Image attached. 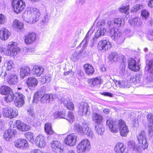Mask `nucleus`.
Listing matches in <instances>:
<instances>
[{
    "label": "nucleus",
    "mask_w": 153,
    "mask_h": 153,
    "mask_svg": "<svg viewBox=\"0 0 153 153\" xmlns=\"http://www.w3.org/2000/svg\"><path fill=\"white\" fill-rule=\"evenodd\" d=\"M106 124L111 131L114 133L117 132L119 128L120 134L122 136H126L129 131L125 121L122 119L117 122L112 118H110L107 120Z\"/></svg>",
    "instance_id": "obj_1"
},
{
    "label": "nucleus",
    "mask_w": 153,
    "mask_h": 153,
    "mask_svg": "<svg viewBox=\"0 0 153 153\" xmlns=\"http://www.w3.org/2000/svg\"><path fill=\"white\" fill-rule=\"evenodd\" d=\"M137 138L139 146H137L134 141H129L128 143V147L132 149L134 151L140 152L141 151V148L145 149L148 147V144L147 143L146 137V134L144 131H141L138 135Z\"/></svg>",
    "instance_id": "obj_2"
},
{
    "label": "nucleus",
    "mask_w": 153,
    "mask_h": 153,
    "mask_svg": "<svg viewBox=\"0 0 153 153\" xmlns=\"http://www.w3.org/2000/svg\"><path fill=\"white\" fill-rule=\"evenodd\" d=\"M74 130L81 134H86L89 138H92L94 135L91 129L88 127V123L86 121L83 123L82 126L78 124H75L74 125Z\"/></svg>",
    "instance_id": "obj_3"
},
{
    "label": "nucleus",
    "mask_w": 153,
    "mask_h": 153,
    "mask_svg": "<svg viewBox=\"0 0 153 153\" xmlns=\"http://www.w3.org/2000/svg\"><path fill=\"white\" fill-rule=\"evenodd\" d=\"M27 18L25 21L29 23H34L37 22L40 15L39 11L35 8H28L27 9Z\"/></svg>",
    "instance_id": "obj_4"
},
{
    "label": "nucleus",
    "mask_w": 153,
    "mask_h": 153,
    "mask_svg": "<svg viewBox=\"0 0 153 153\" xmlns=\"http://www.w3.org/2000/svg\"><path fill=\"white\" fill-rule=\"evenodd\" d=\"M20 51V49L18 48L17 46L16 42H11L9 43L8 46V48L6 52V54L7 55L16 56L17 53ZM5 52L4 50L0 46V53Z\"/></svg>",
    "instance_id": "obj_5"
},
{
    "label": "nucleus",
    "mask_w": 153,
    "mask_h": 153,
    "mask_svg": "<svg viewBox=\"0 0 153 153\" xmlns=\"http://www.w3.org/2000/svg\"><path fill=\"white\" fill-rule=\"evenodd\" d=\"M65 112L56 111L53 114V116L55 118H63L68 121L71 123H73L74 120V116L71 111H69L67 115H65Z\"/></svg>",
    "instance_id": "obj_6"
},
{
    "label": "nucleus",
    "mask_w": 153,
    "mask_h": 153,
    "mask_svg": "<svg viewBox=\"0 0 153 153\" xmlns=\"http://www.w3.org/2000/svg\"><path fill=\"white\" fill-rule=\"evenodd\" d=\"M148 67V74L143 81V83L145 84H149L153 82V60L147 62Z\"/></svg>",
    "instance_id": "obj_7"
},
{
    "label": "nucleus",
    "mask_w": 153,
    "mask_h": 153,
    "mask_svg": "<svg viewBox=\"0 0 153 153\" xmlns=\"http://www.w3.org/2000/svg\"><path fill=\"white\" fill-rule=\"evenodd\" d=\"M105 20L104 19L97 23V25L99 26V28L95 33L94 37L93 39L94 42H96L97 39L99 37L104 35L105 32Z\"/></svg>",
    "instance_id": "obj_8"
},
{
    "label": "nucleus",
    "mask_w": 153,
    "mask_h": 153,
    "mask_svg": "<svg viewBox=\"0 0 153 153\" xmlns=\"http://www.w3.org/2000/svg\"><path fill=\"white\" fill-rule=\"evenodd\" d=\"M12 5L16 13H20L25 7V3L22 0H12Z\"/></svg>",
    "instance_id": "obj_9"
},
{
    "label": "nucleus",
    "mask_w": 153,
    "mask_h": 153,
    "mask_svg": "<svg viewBox=\"0 0 153 153\" xmlns=\"http://www.w3.org/2000/svg\"><path fill=\"white\" fill-rule=\"evenodd\" d=\"M90 142L87 139L83 140L77 146V151L82 153L88 151L90 148Z\"/></svg>",
    "instance_id": "obj_10"
},
{
    "label": "nucleus",
    "mask_w": 153,
    "mask_h": 153,
    "mask_svg": "<svg viewBox=\"0 0 153 153\" xmlns=\"http://www.w3.org/2000/svg\"><path fill=\"white\" fill-rule=\"evenodd\" d=\"M78 111L81 116L86 115L88 114L89 107L88 103L81 102L78 104Z\"/></svg>",
    "instance_id": "obj_11"
},
{
    "label": "nucleus",
    "mask_w": 153,
    "mask_h": 153,
    "mask_svg": "<svg viewBox=\"0 0 153 153\" xmlns=\"http://www.w3.org/2000/svg\"><path fill=\"white\" fill-rule=\"evenodd\" d=\"M15 147L20 149H25L28 147V143L24 139H19L16 140L14 144Z\"/></svg>",
    "instance_id": "obj_12"
},
{
    "label": "nucleus",
    "mask_w": 153,
    "mask_h": 153,
    "mask_svg": "<svg viewBox=\"0 0 153 153\" xmlns=\"http://www.w3.org/2000/svg\"><path fill=\"white\" fill-rule=\"evenodd\" d=\"M76 141V136L74 134L68 135L65 137L64 141L65 143L70 146H72L75 144Z\"/></svg>",
    "instance_id": "obj_13"
},
{
    "label": "nucleus",
    "mask_w": 153,
    "mask_h": 153,
    "mask_svg": "<svg viewBox=\"0 0 153 153\" xmlns=\"http://www.w3.org/2000/svg\"><path fill=\"white\" fill-rule=\"evenodd\" d=\"M25 96L20 93H18V95L16 97L14 101V104L16 107H20L24 104Z\"/></svg>",
    "instance_id": "obj_14"
},
{
    "label": "nucleus",
    "mask_w": 153,
    "mask_h": 153,
    "mask_svg": "<svg viewBox=\"0 0 153 153\" xmlns=\"http://www.w3.org/2000/svg\"><path fill=\"white\" fill-rule=\"evenodd\" d=\"M16 126L17 129L21 131H28L30 128V126L24 123L19 120L16 121Z\"/></svg>",
    "instance_id": "obj_15"
},
{
    "label": "nucleus",
    "mask_w": 153,
    "mask_h": 153,
    "mask_svg": "<svg viewBox=\"0 0 153 153\" xmlns=\"http://www.w3.org/2000/svg\"><path fill=\"white\" fill-rule=\"evenodd\" d=\"M114 150L116 153H127L128 152L126 146L123 143H120L117 144Z\"/></svg>",
    "instance_id": "obj_16"
},
{
    "label": "nucleus",
    "mask_w": 153,
    "mask_h": 153,
    "mask_svg": "<svg viewBox=\"0 0 153 153\" xmlns=\"http://www.w3.org/2000/svg\"><path fill=\"white\" fill-rule=\"evenodd\" d=\"M26 82L28 88L31 90H33L37 85L38 81L34 77H30L27 79Z\"/></svg>",
    "instance_id": "obj_17"
},
{
    "label": "nucleus",
    "mask_w": 153,
    "mask_h": 153,
    "mask_svg": "<svg viewBox=\"0 0 153 153\" xmlns=\"http://www.w3.org/2000/svg\"><path fill=\"white\" fill-rule=\"evenodd\" d=\"M35 141L36 146L40 148H44L46 145L44 137L42 135H39L37 136L36 139Z\"/></svg>",
    "instance_id": "obj_18"
},
{
    "label": "nucleus",
    "mask_w": 153,
    "mask_h": 153,
    "mask_svg": "<svg viewBox=\"0 0 153 153\" xmlns=\"http://www.w3.org/2000/svg\"><path fill=\"white\" fill-rule=\"evenodd\" d=\"M128 65L129 69L132 71H136L139 70L140 67L134 59L131 58L128 60Z\"/></svg>",
    "instance_id": "obj_19"
},
{
    "label": "nucleus",
    "mask_w": 153,
    "mask_h": 153,
    "mask_svg": "<svg viewBox=\"0 0 153 153\" xmlns=\"http://www.w3.org/2000/svg\"><path fill=\"white\" fill-rule=\"evenodd\" d=\"M114 24V25L117 27L123 26L124 24V21L120 18H116L114 19V21H109L108 22V24L109 26H111Z\"/></svg>",
    "instance_id": "obj_20"
},
{
    "label": "nucleus",
    "mask_w": 153,
    "mask_h": 153,
    "mask_svg": "<svg viewBox=\"0 0 153 153\" xmlns=\"http://www.w3.org/2000/svg\"><path fill=\"white\" fill-rule=\"evenodd\" d=\"M102 82L101 77H97L89 79V83L92 87H97L100 85Z\"/></svg>",
    "instance_id": "obj_21"
},
{
    "label": "nucleus",
    "mask_w": 153,
    "mask_h": 153,
    "mask_svg": "<svg viewBox=\"0 0 153 153\" xmlns=\"http://www.w3.org/2000/svg\"><path fill=\"white\" fill-rule=\"evenodd\" d=\"M10 75L7 76V81L8 83L11 85L16 84L18 82V78L14 72H11Z\"/></svg>",
    "instance_id": "obj_22"
},
{
    "label": "nucleus",
    "mask_w": 153,
    "mask_h": 153,
    "mask_svg": "<svg viewBox=\"0 0 153 153\" xmlns=\"http://www.w3.org/2000/svg\"><path fill=\"white\" fill-rule=\"evenodd\" d=\"M36 38V35L34 33H30L25 36V42L27 44L32 43L34 42Z\"/></svg>",
    "instance_id": "obj_23"
},
{
    "label": "nucleus",
    "mask_w": 153,
    "mask_h": 153,
    "mask_svg": "<svg viewBox=\"0 0 153 153\" xmlns=\"http://www.w3.org/2000/svg\"><path fill=\"white\" fill-rule=\"evenodd\" d=\"M110 34L111 38L114 40L118 39L122 35L121 33L117 28H111L110 30Z\"/></svg>",
    "instance_id": "obj_24"
},
{
    "label": "nucleus",
    "mask_w": 153,
    "mask_h": 153,
    "mask_svg": "<svg viewBox=\"0 0 153 153\" xmlns=\"http://www.w3.org/2000/svg\"><path fill=\"white\" fill-rule=\"evenodd\" d=\"M30 73V69L28 66L22 67L20 69V75L21 78L22 79H23L25 76L29 75Z\"/></svg>",
    "instance_id": "obj_25"
},
{
    "label": "nucleus",
    "mask_w": 153,
    "mask_h": 153,
    "mask_svg": "<svg viewBox=\"0 0 153 153\" xmlns=\"http://www.w3.org/2000/svg\"><path fill=\"white\" fill-rule=\"evenodd\" d=\"M103 118L102 116L99 114L94 113L92 115V120L97 125H100L102 122Z\"/></svg>",
    "instance_id": "obj_26"
},
{
    "label": "nucleus",
    "mask_w": 153,
    "mask_h": 153,
    "mask_svg": "<svg viewBox=\"0 0 153 153\" xmlns=\"http://www.w3.org/2000/svg\"><path fill=\"white\" fill-rule=\"evenodd\" d=\"M16 133V131L15 130L9 129L5 131L4 135V138L6 140L8 141Z\"/></svg>",
    "instance_id": "obj_27"
},
{
    "label": "nucleus",
    "mask_w": 153,
    "mask_h": 153,
    "mask_svg": "<svg viewBox=\"0 0 153 153\" xmlns=\"http://www.w3.org/2000/svg\"><path fill=\"white\" fill-rule=\"evenodd\" d=\"M10 35V33L5 28H2L0 32V38L2 40H5L7 39Z\"/></svg>",
    "instance_id": "obj_28"
},
{
    "label": "nucleus",
    "mask_w": 153,
    "mask_h": 153,
    "mask_svg": "<svg viewBox=\"0 0 153 153\" xmlns=\"http://www.w3.org/2000/svg\"><path fill=\"white\" fill-rule=\"evenodd\" d=\"M54 95L49 94H45L41 97L40 101L42 103L50 102L54 99Z\"/></svg>",
    "instance_id": "obj_29"
},
{
    "label": "nucleus",
    "mask_w": 153,
    "mask_h": 153,
    "mask_svg": "<svg viewBox=\"0 0 153 153\" xmlns=\"http://www.w3.org/2000/svg\"><path fill=\"white\" fill-rule=\"evenodd\" d=\"M33 74L36 75L37 76H40L44 70L42 67L37 65L34 66L32 69Z\"/></svg>",
    "instance_id": "obj_30"
},
{
    "label": "nucleus",
    "mask_w": 153,
    "mask_h": 153,
    "mask_svg": "<svg viewBox=\"0 0 153 153\" xmlns=\"http://www.w3.org/2000/svg\"><path fill=\"white\" fill-rule=\"evenodd\" d=\"M43 95V93L40 90H38L36 92L34 95V97L32 101V103L33 104L37 103L39 98L42 97Z\"/></svg>",
    "instance_id": "obj_31"
},
{
    "label": "nucleus",
    "mask_w": 153,
    "mask_h": 153,
    "mask_svg": "<svg viewBox=\"0 0 153 153\" xmlns=\"http://www.w3.org/2000/svg\"><path fill=\"white\" fill-rule=\"evenodd\" d=\"M12 91L11 88L6 85H3L0 88V93L3 95H7Z\"/></svg>",
    "instance_id": "obj_32"
},
{
    "label": "nucleus",
    "mask_w": 153,
    "mask_h": 153,
    "mask_svg": "<svg viewBox=\"0 0 153 153\" xmlns=\"http://www.w3.org/2000/svg\"><path fill=\"white\" fill-rule=\"evenodd\" d=\"M129 22V23L134 26H140L142 24V22L140 19L137 17L130 19Z\"/></svg>",
    "instance_id": "obj_33"
},
{
    "label": "nucleus",
    "mask_w": 153,
    "mask_h": 153,
    "mask_svg": "<svg viewBox=\"0 0 153 153\" xmlns=\"http://www.w3.org/2000/svg\"><path fill=\"white\" fill-rule=\"evenodd\" d=\"M8 95L4 98V100L7 103L10 102L13 100L18 95V93L13 94L12 91L11 93L7 94Z\"/></svg>",
    "instance_id": "obj_34"
},
{
    "label": "nucleus",
    "mask_w": 153,
    "mask_h": 153,
    "mask_svg": "<svg viewBox=\"0 0 153 153\" xmlns=\"http://www.w3.org/2000/svg\"><path fill=\"white\" fill-rule=\"evenodd\" d=\"M86 73L88 75H91L94 74V70L91 65L85 64L84 66Z\"/></svg>",
    "instance_id": "obj_35"
},
{
    "label": "nucleus",
    "mask_w": 153,
    "mask_h": 153,
    "mask_svg": "<svg viewBox=\"0 0 153 153\" xmlns=\"http://www.w3.org/2000/svg\"><path fill=\"white\" fill-rule=\"evenodd\" d=\"M12 26L15 29L21 30L23 28V24L18 20L16 19L13 22Z\"/></svg>",
    "instance_id": "obj_36"
},
{
    "label": "nucleus",
    "mask_w": 153,
    "mask_h": 153,
    "mask_svg": "<svg viewBox=\"0 0 153 153\" xmlns=\"http://www.w3.org/2000/svg\"><path fill=\"white\" fill-rule=\"evenodd\" d=\"M82 52V51H80L79 52L75 51L73 53L71 57V59L73 62L76 61L81 55Z\"/></svg>",
    "instance_id": "obj_37"
},
{
    "label": "nucleus",
    "mask_w": 153,
    "mask_h": 153,
    "mask_svg": "<svg viewBox=\"0 0 153 153\" xmlns=\"http://www.w3.org/2000/svg\"><path fill=\"white\" fill-rule=\"evenodd\" d=\"M119 56L117 52H112L109 54L108 58L110 61H115L120 57Z\"/></svg>",
    "instance_id": "obj_38"
},
{
    "label": "nucleus",
    "mask_w": 153,
    "mask_h": 153,
    "mask_svg": "<svg viewBox=\"0 0 153 153\" xmlns=\"http://www.w3.org/2000/svg\"><path fill=\"white\" fill-rule=\"evenodd\" d=\"M45 130L46 133L49 135L53 133L52 129L51 124L50 123H47L45 125Z\"/></svg>",
    "instance_id": "obj_39"
},
{
    "label": "nucleus",
    "mask_w": 153,
    "mask_h": 153,
    "mask_svg": "<svg viewBox=\"0 0 153 153\" xmlns=\"http://www.w3.org/2000/svg\"><path fill=\"white\" fill-rule=\"evenodd\" d=\"M11 108L10 107H5L2 109V114L4 117H8L10 118V112Z\"/></svg>",
    "instance_id": "obj_40"
},
{
    "label": "nucleus",
    "mask_w": 153,
    "mask_h": 153,
    "mask_svg": "<svg viewBox=\"0 0 153 153\" xmlns=\"http://www.w3.org/2000/svg\"><path fill=\"white\" fill-rule=\"evenodd\" d=\"M63 103L64 105L67 107L68 109L71 110H73L74 108V105L69 99H67L64 100Z\"/></svg>",
    "instance_id": "obj_41"
},
{
    "label": "nucleus",
    "mask_w": 153,
    "mask_h": 153,
    "mask_svg": "<svg viewBox=\"0 0 153 153\" xmlns=\"http://www.w3.org/2000/svg\"><path fill=\"white\" fill-rule=\"evenodd\" d=\"M105 40H101L98 43V49L102 52L105 50Z\"/></svg>",
    "instance_id": "obj_42"
},
{
    "label": "nucleus",
    "mask_w": 153,
    "mask_h": 153,
    "mask_svg": "<svg viewBox=\"0 0 153 153\" xmlns=\"http://www.w3.org/2000/svg\"><path fill=\"white\" fill-rule=\"evenodd\" d=\"M89 40V35L87 33L84 39L81 43L80 45L82 46L83 48H85L88 45V42Z\"/></svg>",
    "instance_id": "obj_43"
},
{
    "label": "nucleus",
    "mask_w": 153,
    "mask_h": 153,
    "mask_svg": "<svg viewBox=\"0 0 153 153\" xmlns=\"http://www.w3.org/2000/svg\"><path fill=\"white\" fill-rule=\"evenodd\" d=\"M4 65L6 67V70L10 71V72H13L11 71L14 65L13 62L12 60L8 61L4 64Z\"/></svg>",
    "instance_id": "obj_44"
},
{
    "label": "nucleus",
    "mask_w": 153,
    "mask_h": 153,
    "mask_svg": "<svg viewBox=\"0 0 153 153\" xmlns=\"http://www.w3.org/2000/svg\"><path fill=\"white\" fill-rule=\"evenodd\" d=\"M100 125H97L96 124L94 125L95 129L96 130V132L100 135L102 134L104 132V129L102 128Z\"/></svg>",
    "instance_id": "obj_45"
},
{
    "label": "nucleus",
    "mask_w": 153,
    "mask_h": 153,
    "mask_svg": "<svg viewBox=\"0 0 153 153\" xmlns=\"http://www.w3.org/2000/svg\"><path fill=\"white\" fill-rule=\"evenodd\" d=\"M116 84L120 88H127V82L124 81H116Z\"/></svg>",
    "instance_id": "obj_46"
},
{
    "label": "nucleus",
    "mask_w": 153,
    "mask_h": 153,
    "mask_svg": "<svg viewBox=\"0 0 153 153\" xmlns=\"http://www.w3.org/2000/svg\"><path fill=\"white\" fill-rule=\"evenodd\" d=\"M11 111L10 113V118L12 119L16 117L18 115V111L16 108H11Z\"/></svg>",
    "instance_id": "obj_47"
},
{
    "label": "nucleus",
    "mask_w": 153,
    "mask_h": 153,
    "mask_svg": "<svg viewBox=\"0 0 153 153\" xmlns=\"http://www.w3.org/2000/svg\"><path fill=\"white\" fill-rule=\"evenodd\" d=\"M142 79V75L139 74H136L135 77L134 78L132 81L134 83H138L140 82L143 83V81L141 82V79Z\"/></svg>",
    "instance_id": "obj_48"
},
{
    "label": "nucleus",
    "mask_w": 153,
    "mask_h": 153,
    "mask_svg": "<svg viewBox=\"0 0 153 153\" xmlns=\"http://www.w3.org/2000/svg\"><path fill=\"white\" fill-rule=\"evenodd\" d=\"M60 143L57 140L53 141L51 143V146L52 148V149L53 151L58 147H59L60 145H61Z\"/></svg>",
    "instance_id": "obj_49"
},
{
    "label": "nucleus",
    "mask_w": 153,
    "mask_h": 153,
    "mask_svg": "<svg viewBox=\"0 0 153 153\" xmlns=\"http://www.w3.org/2000/svg\"><path fill=\"white\" fill-rule=\"evenodd\" d=\"M129 7L128 6H123L119 9L120 12L122 13H125L126 14H128V13Z\"/></svg>",
    "instance_id": "obj_50"
},
{
    "label": "nucleus",
    "mask_w": 153,
    "mask_h": 153,
    "mask_svg": "<svg viewBox=\"0 0 153 153\" xmlns=\"http://www.w3.org/2000/svg\"><path fill=\"white\" fill-rule=\"evenodd\" d=\"M25 137L27 139L30 140H33V133L32 132H27L25 134Z\"/></svg>",
    "instance_id": "obj_51"
},
{
    "label": "nucleus",
    "mask_w": 153,
    "mask_h": 153,
    "mask_svg": "<svg viewBox=\"0 0 153 153\" xmlns=\"http://www.w3.org/2000/svg\"><path fill=\"white\" fill-rule=\"evenodd\" d=\"M147 37L150 40H152L153 39V30H149L148 32Z\"/></svg>",
    "instance_id": "obj_52"
},
{
    "label": "nucleus",
    "mask_w": 153,
    "mask_h": 153,
    "mask_svg": "<svg viewBox=\"0 0 153 153\" xmlns=\"http://www.w3.org/2000/svg\"><path fill=\"white\" fill-rule=\"evenodd\" d=\"M53 151L56 153H64L63 147L61 144L59 147H58Z\"/></svg>",
    "instance_id": "obj_53"
},
{
    "label": "nucleus",
    "mask_w": 153,
    "mask_h": 153,
    "mask_svg": "<svg viewBox=\"0 0 153 153\" xmlns=\"http://www.w3.org/2000/svg\"><path fill=\"white\" fill-rule=\"evenodd\" d=\"M147 117L148 121L150 123L153 124V114L152 113H149L147 115Z\"/></svg>",
    "instance_id": "obj_54"
},
{
    "label": "nucleus",
    "mask_w": 153,
    "mask_h": 153,
    "mask_svg": "<svg viewBox=\"0 0 153 153\" xmlns=\"http://www.w3.org/2000/svg\"><path fill=\"white\" fill-rule=\"evenodd\" d=\"M10 73H11V72H10V71L6 69L5 71H3L2 72L1 74V76L3 78H4L7 75V76L10 75Z\"/></svg>",
    "instance_id": "obj_55"
},
{
    "label": "nucleus",
    "mask_w": 153,
    "mask_h": 153,
    "mask_svg": "<svg viewBox=\"0 0 153 153\" xmlns=\"http://www.w3.org/2000/svg\"><path fill=\"white\" fill-rule=\"evenodd\" d=\"M38 121L36 119H34L32 120H31L30 124L34 127H36L38 125Z\"/></svg>",
    "instance_id": "obj_56"
},
{
    "label": "nucleus",
    "mask_w": 153,
    "mask_h": 153,
    "mask_svg": "<svg viewBox=\"0 0 153 153\" xmlns=\"http://www.w3.org/2000/svg\"><path fill=\"white\" fill-rule=\"evenodd\" d=\"M27 114L30 116L31 117L32 119L34 117V109L33 108H30L28 110Z\"/></svg>",
    "instance_id": "obj_57"
},
{
    "label": "nucleus",
    "mask_w": 153,
    "mask_h": 153,
    "mask_svg": "<svg viewBox=\"0 0 153 153\" xmlns=\"http://www.w3.org/2000/svg\"><path fill=\"white\" fill-rule=\"evenodd\" d=\"M142 7V5H140L139 4H137L133 7L132 11H137V10L141 8Z\"/></svg>",
    "instance_id": "obj_58"
},
{
    "label": "nucleus",
    "mask_w": 153,
    "mask_h": 153,
    "mask_svg": "<svg viewBox=\"0 0 153 153\" xmlns=\"http://www.w3.org/2000/svg\"><path fill=\"white\" fill-rule=\"evenodd\" d=\"M141 14L142 17L146 18L148 16L149 13L146 10H143L142 11Z\"/></svg>",
    "instance_id": "obj_59"
},
{
    "label": "nucleus",
    "mask_w": 153,
    "mask_h": 153,
    "mask_svg": "<svg viewBox=\"0 0 153 153\" xmlns=\"http://www.w3.org/2000/svg\"><path fill=\"white\" fill-rule=\"evenodd\" d=\"M5 17L2 14H0V24H3L5 21Z\"/></svg>",
    "instance_id": "obj_60"
},
{
    "label": "nucleus",
    "mask_w": 153,
    "mask_h": 153,
    "mask_svg": "<svg viewBox=\"0 0 153 153\" xmlns=\"http://www.w3.org/2000/svg\"><path fill=\"white\" fill-rule=\"evenodd\" d=\"M48 16L47 15H46L45 16L44 18L42 19V22L43 23H45L47 22L48 21Z\"/></svg>",
    "instance_id": "obj_61"
},
{
    "label": "nucleus",
    "mask_w": 153,
    "mask_h": 153,
    "mask_svg": "<svg viewBox=\"0 0 153 153\" xmlns=\"http://www.w3.org/2000/svg\"><path fill=\"white\" fill-rule=\"evenodd\" d=\"M148 131L149 133L153 131V125L151 124H149L148 125Z\"/></svg>",
    "instance_id": "obj_62"
},
{
    "label": "nucleus",
    "mask_w": 153,
    "mask_h": 153,
    "mask_svg": "<svg viewBox=\"0 0 153 153\" xmlns=\"http://www.w3.org/2000/svg\"><path fill=\"white\" fill-rule=\"evenodd\" d=\"M46 83H49L51 80L52 78L49 75H46L45 76Z\"/></svg>",
    "instance_id": "obj_63"
},
{
    "label": "nucleus",
    "mask_w": 153,
    "mask_h": 153,
    "mask_svg": "<svg viewBox=\"0 0 153 153\" xmlns=\"http://www.w3.org/2000/svg\"><path fill=\"white\" fill-rule=\"evenodd\" d=\"M31 153H42V152L40 150L35 149L32 150Z\"/></svg>",
    "instance_id": "obj_64"
}]
</instances>
